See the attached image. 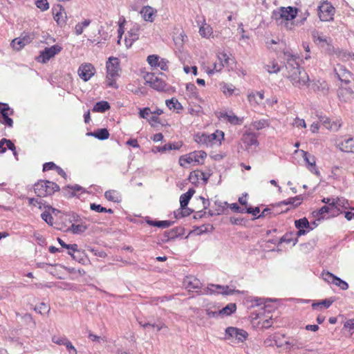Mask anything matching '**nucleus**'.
Returning <instances> with one entry per match:
<instances>
[{"instance_id":"obj_54","label":"nucleus","mask_w":354,"mask_h":354,"mask_svg":"<svg viewBox=\"0 0 354 354\" xmlns=\"http://www.w3.org/2000/svg\"><path fill=\"white\" fill-rule=\"evenodd\" d=\"M319 122L328 129H330V130H337L338 129V128H337L336 127H333V125H330L328 118L325 116H320Z\"/></svg>"},{"instance_id":"obj_50","label":"nucleus","mask_w":354,"mask_h":354,"mask_svg":"<svg viewBox=\"0 0 354 354\" xmlns=\"http://www.w3.org/2000/svg\"><path fill=\"white\" fill-rule=\"evenodd\" d=\"M212 33V28L210 26H202L199 29V34L203 37H207Z\"/></svg>"},{"instance_id":"obj_60","label":"nucleus","mask_w":354,"mask_h":354,"mask_svg":"<svg viewBox=\"0 0 354 354\" xmlns=\"http://www.w3.org/2000/svg\"><path fill=\"white\" fill-rule=\"evenodd\" d=\"M224 67L223 63H214V68L212 69L208 70L207 72L208 75H212L214 72H219Z\"/></svg>"},{"instance_id":"obj_6","label":"nucleus","mask_w":354,"mask_h":354,"mask_svg":"<svg viewBox=\"0 0 354 354\" xmlns=\"http://www.w3.org/2000/svg\"><path fill=\"white\" fill-rule=\"evenodd\" d=\"M335 8L328 2H323L318 7V15L321 21H330L333 19Z\"/></svg>"},{"instance_id":"obj_12","label":"nucleus","mask_w":354,"mask_h":354,"mask_svg":"<svg viewBox=\"0 0 354 354\" xmlns=\"http://www.w3.org/2000/svg\"><path fill=\"white\" fill-rule=\"evenodd\" d=\"M225 335L229 337L235 338L239 342H243L248 336V333L245 330L235 327L227 328Z\"/></svg>"},{"instance_id":"obj_1","label":"nucleus","mask_w":354,"mask_h":354,"mask_svg":"<svg viewBox=\"0 0 354 354\" xmlns=\"http://www.w3.org/2000/svg\"><path fill=\"white\" fill-rule=\"evenodd\" d=\"M297 13V9L292 7H281L278 10L272 12V18L279 26H283L287 29H291L292 23L289 21L294 19Z\"/></svg>"},{"instance_id":"obj_5","label":"nucleus","mask_w":354,"mask_h":354,"mask_svg":"<svg viewBox=\"0 0 354 354\" xmlns=\"http://www.w3.org/2000/svg\"><path fill=\"white\" fill-rule=\"evenodd\" d=\"M207 153L203 151H194L185 156H182L179 158V164L185 167L186 163L190 164L195 162L202 164L201 160L206 158Z\"/></svg>"},{"instance_id":"obj_13","label":"nucleus","mask_w":354,"mask_h":354,"mask_svg":"<svg viewBox=\"0 0 354 354\" xmlns=\"http://www.w3.org/2000/svg\"><path fill=\"white\" fill-rule=\"evenodd\" d=\"M146 82L151 88L157 91H164L165 89V82L153 74L147 75Z\"/></svg>"},{"instance_id":"obj_19","label":"nucleus","mask_w":354,"mask_h":354,"mask_svg":"<svg viewBox=\"0 0 354 354\" xmlns=\"http://www.w3.org/2000/svg\"><path fill=\"white\" fill-rule=\"evenodd\" d=\"M156 13V10L151 6H145L140 11L143 19L149 22H152L154 20V15Z\"/></svg>"},{"instance_id":"obj_56","label":"nucleus","mask_w":354,"mask_h":354,"mask_svg":"<svg viewBox=\"0 0 354 354\" xmlns=\"http://www.w3.org/2000/svg\"><path fill=\"white\" fill-rule=\"evenodd\" d=\"M57 241L60 244V245L66 248L67 250H73V251L77 250V244H66L62 239L60 238H57Z\"/></svg>"},{"instance_id":"obj_7","label":"nucleus","mask_w":354,"mask_h":354,"mask_svg":"<svg viewBox=\"0 0 354 354\" xmlns=\"http://www.w3.org/2000/svg\"><path fill=\"white\" fill-rule=\"evenodd\" d=\"M34 39V35L23 32L19 37L14 39L11 42L12 47L16 50H20L26 45L30 44Z\"/></svg>"},{"instance_id":"obj_53","label":"nucleus","mask_w":354,"mask_h":354,"mask_svg":"<svg viewBox=\"0 0 354 354\" xmlns=\"http://www.w3.org/2000/svg\"><path fill=\"white\" fill-rule=\"evenodd\" d=\"M294 236H295V234L293 232L286 233L281 238L280 242L281 243L284 242L286 243H290L292 242L294 243V240H295Z\"/></svg>"},{"instance_id":"obj_32","label":"nucleus","mask_w":354,"mask_h":354,"mask_svg":"<svg viewBox=\"0 0 354 354\" xmlns=\"http://www.w3.org/2000/svg\"><path fill=\"white\" fill-rule=\"evenodd\" d=\"M66 13L64 10V9H62V8L59 9V10L55 15L54 19L59 25L60 26H63L66 23Z\"/></svg>"},{"instance_id":"obj_30","label":"nucleus","mask_w":354,"mask_h":354,"mask_svg":"<svg viewBox=\"0 0 354 354\" xmlns=\"http://www.w3.org/2000/svg\"><path fill=\"white\" fill-rule=\"evenodd\" d=\"M104 196L108 201L114 203H120L122 201L120 194L115 190H108L105 192Z\"/></svg>"},{"instance_id":"obj_63","label":"nucleus","mask_w":354,"mask_h":354,"mask_svg":"<svg viewBox=\"0 0 354 354\" xmlns=\"http://www.w3.org/2000/svg\"><path fill=\"white\" fill-rule=\"evenodd\" d=\"M310 231V230H308V229H306V228L305 229H303V228L298 229V231L295 234V236H296V237L295 238V240H294V245H296V243L298 242V238L299 236L306 234Z\"/></svg>"},{"instance_id":"obj_17","label":"nucleus","mask_w":354,"mask_h":354,"mask_svg":"<svg viewBox=\"0 0 354 354\" xmlns=\"http://www.w3.org/2000/svg\"><path fill=\"white\" fill-rule=\"evenodd\" d=\"M335 71L340 81L346 84L350 83L352 74L344 66H339L338 68L335 69Z\"/></svg>"},{"instance_id":"obj_36","label":"nucleus","mask_w":354,"mask_h":354,"mask_svg":"<svg viewBox=\"0 0 354 354\" xmlns=\"http://www.w3.org/2000/svg\"><path fill=\"white\" fill-rule=\"evenodd\" d=\"M335 205H337L336 210L337 211V213H336V215L343 213L342 211H340L339 207H342L344 209H348L351 208L348 201L344 198H337L336 201H335Z\"/></svg>"},{"instance_id":"obj_4","label":"nucleus","mask_w":354,"mask_h":354,"mask_svg":"<svg viewBox=\"0 0 354 354\" xmlns=\"http://www.w3.org/2000/svg\"><path fill=\"white\" fill-rule=\"evenodd\" d=\"M34 190L37 196L46 197L59 191V187L49 180H39L34 185Z\"/></svg>"},{"instance_id":"obj_28","label":"nucleus","mask_w":354,"mask_h":354,"mask_svg":"<svg viewBox=\"0 0 354 354\" xmlns=\"http://www.w3.org/2000/svg\"><path fill=\"white\" fill-rule=\"evenodd\" d=\"M146 221L149 225L158 227L160 228H167L171 226L174 223V221H152L149 219H147Z\"/></svg>"},{"instance_id":"obj_62","label":"nucleus","mask_w":354,"mask_h":354,"mask_svg":"<svg viewBox=\"0 0 354 354\" xmlns=\"http://www.w3.org/2000/svg\"><path fill=\"white\" fill-rule=\"evenodd\" d=\"M41 217L48 225H53V221H53V218L52 215L49 212H44L41 214Z\"/></svg>"},{"instance_id":"obj_59","label":"nucleus","mask_w":354,"mask_h":354,"mask_svg":"<svg viewBox=\"0 0 354 354\" xmlns=\"http://www.w3.org/2000/svg\"><path fill=\"white\" fill-rule=\"evenodd\" d=\"M150 115H152V111L149 107L140 109L139 115L141 118L149 119Z\"/></svg>"},{"instance_id":"obj_21","label":"nucleus","mask_w":354,"mask_h":354,"mask_svg":"<svg viewBox=\"0 0 354 354\" xmlns=\"http://www.w3.org/2000/svg\"><path fill=\"white\" fill-rule=\"evenodd\" d=\"M302 200L303 198L301 195L297 196L295 197L290 198L287 200L278 203L277 207L290 205L293 207H296L301 203Z\"/></svg>"},{"instance_id":"obj_16","label":"nucleus","mask_w":354,"mask_h":354,"mask_svg":"<svg viewBox=\"0 0 354 354\" xmlns=\"http://www.w3.org/2000/svg\"><path fill=\"white\" fill-rule=\"evenodd\" d=\"M332 206H323L318 210L314 211L313 212V215L315 218H316L318 221L323 219L326 214H328L330 216H335L337 211L332 209Z\"/></svg>"},{"instance_id":"obj_9","label":"nucleus","mask_w":354,"mask_h":354,"mask_svg":"<svg viewBox=\"0 0 354 354\" xmlns=\"http://www.w3.org/2000/svg\"><path fill=\"white\" fill-rule=\"evenodd\" d=\"M94 66L89 63L82 64L78 68V75L84 82L88 81L95 74Z\"/></svg>"},{"instance_id":"obj_61","label":"nucleus","mask_w":354,"mask_h":354,"mask_svg":"<svg viewBox=\"0 0 354 354\" xmlns=\"http://www.w3.org/2000/svg\"><path fill=\"white\" fill-rule=\"evenodd\" d=\"M335 201L336 199L335 198H324L322 200V203H324L326 204V206H332V209H337V205H335Z\"/></svg>"},{"instance_id":"obj_20","label":"nucleus","mask_w":354,"mask_h":354,"mask_svg":"<svg viewBox=\"0 0 354 354\" xmlns=\"http://www.w3.org/2000/svg\"><path fill=\"white\" fill-rule=\"evenodd\" d=\"M341 151L347 153H354V139L349 138L342 141L339 145Z\"/></svg>"},{"instance_id":"obj_2","label":"nucleus","mask_w":354,"mask_h":354,"mask_svg":"<svg viewBox=\"0 0 354 354\" xmlns=\"http://www.w3.org/2000/svg\"><path fill=\"white\" fill-rule=\"evenodd\" d=\"M286 77L290 80L292 85L299 88L306 86L309 82V76L307 73L299 66H288Z\"/></svg>"},{"instance_id":"obj_23","label":"nucleus","mask_w":354,"mask_h":354,"mask_svg":"<svg viewBox=\"0 0 354 354\" xmlns=\"http://www.w3.org/2000/svg\"><path fill=\"white\" fill-rule=\"evenodd\" d=\"M87 135L89 136L95 137L100 140L108 139L109 137V131L105 128L98 129L93 132H88L87 133Z\"/></svg>"},{"instance_id":"obj_29","label":"nucleus","mask_w":354,"mask_h":354,"mask_svg":"<svg viewBox=\"0 0 354 354\" xmlns=\"http://www.w3.org/2000/svg\"><path fill=\"white\" fill-rule=\"evenodd\" d=\"M83 190H84L83 187H82L81 186H80L78 185H75L73 186L68 185V186L65 187L64 188H63V192H64V195L69 198L75 196V192H80V191H83Z\"/></svg>"},{"instance_id":"obj_49","label":"nucleus","mask_w":354,"mask_h":354,"mask_svg":"<svg viewBox=\"0 0 354 354\" xmlns=\"http://www.w3.org/2000/svg\"><path fill=\"white\" fill-rule=\"evenodd\" d=\"M252 127L257 130H261L266 127L269 126V123L267 120L262 119L257 121H254L252 123Z\"/></svg>"},{"instance_id":"obj_35","label":"nucleus","mask_w":354,"mask_h":354,"mask_svg":"<svg viewBox=\"0 0 354 354\" xmlns=\"http://www.w3.org/2000/svg\"><path fill=\"white\" fill-rule=\"evenodd\" d=\"M210 140V145L212 146L214 144H221V141L224 138V133L221 131H216L214 133L208 134Z\"/></svg>"},{"instance_id":"obj_34","label":"nucleus","mask_w":354,"mask_h":354,"mask_svg":"<svg viewBox=\"0 0 354 354\" xmlns=\"http://www.w3.org/2000/svg\"><path fill=\"white\" fill-rule=\"evenodd\" d=\"M110 108H111V106L108 102L100 101V102H97L94 105L92 111L93 112L104 113L106 111L109 110Z\"/></svg>"},{"instance_id":"obj_26","label":"nucleus","mask_w":354,"mask_h":354,"mask_svg":"<svg viewBox=\"0 0 354 354\" xmlns=\"http://www.w3.org/2000/svg\"><path fill=\"white\" fill-rule=\"evenodd\" d=\"M195 193V190L192 188L189 189V190L185 193L183 194L180 197V207H185L187 206L189 200Z\"/></svg>"},{"instance_id":"obj_3","label":"nucleus","mask_w":354,"mask_h":354,"mask_svg":"<svg viewBox=\"0 0 354 354\" xmlns=\"http://www.w3.org/2000/svg\"><path fill=\"white\" fill-rule=\"evenodd\" d=\"M107 86L117 88L115 80L120 76V60L117 57H111L106 64Z\"/></svg>"},{"instance_id":"obj_15","label":"nucleus","mask_w":354,"mask_h":354,"mask_svg":"<svg viewBox=\"0 0 354 354\" xmlns=\"http://www.w3.org/2000/svg\"><path fill=\"white\" fill-rule=\"evenodd\" d=\"M183 283L186 289L189 291L195 290L196 292H198V290H201L203 287V284L201 281L192 276L187 277L184 279Z\"/></svg>"},{"instance_id":"obj_18","label":"nucleus","mask_w":354,"mask_h":354,"mask_svg":"<svg viewBox=\"0 0 354 354\" xmlns=\"http://www.w3.org/2000/svg\"><path fill=\"white\" fill-rule=\"evenodd\" d=\"M57 228L65 232H71L73 234H82L87 230L88 227L86 225L82 223L80 224L73 223L70 227L67 228H65L64 227H60Z\"/></svg>"},{"instance_id":"obj_43","label":"nucleus","mask_w":354,"mask_h":354,"mask_svg":"<svg viewBox=\"0 0 354 354\" xmlns=\"http://www.w3.org/2000/svg\"><path fill=\"white\" fill-rule=\"evenodd\" d=\"M182 229L176 227L175 229H172L169 231L165 232L164 236L166 238V241H169L170 239H174L176 237L178 236L180 234V232Z\"/></svg>"},{"instance_id":"obj_8","label":"nucleus","mask_w":354,"mask_h":354,"mask_svg":"<svg viewBox=\"0 0 354 354\" xmlns=\"http://www.w3.org/2000/svg\"><path fill=\"white\" fill-rule=\"evenodd\" d=\"M312 36L314 41L317 42L322 48H326L330 53L333 50V47L331 45L332 40L324 36L323 33L314 31Z\"/></svg>"},{"instance_id":"obj_45","label":"nucleus","mask_w":354,"mask_h":354,"mask_svg":"<svg viewBox=\"0 0 354 354\" xmlns=\"http://www.w3.org/2000/svg\"><path fill=\"white\" fill-rule=\"evenodd\" d=\"M186 90L190 93V97L197 99L198 97V93L197 88L193 83H188L186 85Z\"/></svg>"},{"instance_id":"obj_52","label":"nucleus","mask_w":354,"mask_h":354,"mask_svg":"<svg viewBox=\"0 0 354 354\" xmlns=\"http://www.w3.org/2000/svg\"><path fill=\"white\" fill-rule=\"evenodd\" d=\"M331 283H333L335 286L339 287L340 289L343 290H346L348 288V284L346 281H343L342 279L337 277V278L335 279V281H331Z\"/></svg>"},{"instance_id":"obj_41","label":"nucleus","mask_w":354,"mask_h":354,"mask_svg":"<svg viewBox=\"0 0 354 354\" xmlns=\"http://www.w3.org/2000/svg\"><path fill=\"white\" fill-rule=\"evenodd\" d=\"M166 104L169 109L182 110L183 106L176 98L166 100Z\"/></svg>"},{"instance_id":"obj_38","label":"nucleus","mask_w":354,"mask_h":354,"mask_svg":"<svg viewBox=\"0 0 354 354\" xmlns=\"http://www.w3.org/2000/svg\"><path fill=\"white\" fill-rule=\"evenodd\" d=\"M295 225L297 229H308L312 230L313 227H310L308 219L306 217L295 221Z\"/></svg>"},{"instance_id":"obj_48","label":"nucleus","mask_w":354,"mask_h":354,"mask_svg":"<svg viewBox=\"0 0 354 354\" xmlns=\"http://www.w3.org/2000/svg\"><path fill=\"white\" fill-rule=\"evenodd\" d=\"M192 212H194V209H192L187 207V206H186L185 207H180V212H178V214H176V212L174 214H175V217L176 218H180L188 216Z\"/></svg>"},{"instance_id":"obj_57","label":"nucleus","mask_w":354,"mask_h":354,"mask_svg":"<svg viewBox=\"0 0 354 354\" xmlns=\"http://www.w3.org/2000/svg\"><path fill=\"white\" fill-rule=\"evenodd\" d=\"M35 4L37 7L42 11H46L49 8V4L47 0H37Z\"/></svg>"},{"instance_id":"obj_33","label":"nucleus","mask_w":354,"mask_h":354,"mask_svg":"<svg viewBox=\"0 0 354 354\" xmlns=\"http://www.w3.org/2000/svg\"><path fill=\"white\" fill-rule=\"evenodd\" d=\"M339 96L344 101L350 100L354 98V92L350 88H341L339 90Z\"/></svg>"},{"instance_id":"obj_25","label":"nucleus","mask_w":354,"mask_h":354,"mask_svg":"<svg viewBox=\"0 0 354 354\" xmlns=\"http://www.w3.org/2000/svg\"><path fill=\"white\" fill-rule=\"evenodd\" d=\"M194 140L201 145L211 147L209 135L205 133L196 134Z\"/></svg>"},{"instance_id":"obj_27","label":"nucleus","mask_w":354,"mask_h":354,"mask_svg":"<svg viewBox=\"0 0 354 354\" xmlns=\"http://www.w3.org/2000/svg\"><path fill=\"white\" fill-rule=\"evenodd\" d=\"M248 98L251 104H259L264 98V93L263 91L252 93L248 95Z\"/></svg>"},{"instance_id":"obj_46","label":"nucleus","mask_w":354,"mask_h":354,"mask_svg":"<svg viewBox=\"0 0 354 354\" xmlns=\"http://www.w3.org/2000/svg\"><path fill=\"white\" fill-rule=\"evenodd\" d=\"M90 208L91 210H93L97 212H107L109 214H112L113 212V211L111 209H106V207H104L96 203H91L90 205Z\"/></svg>"},{"instance_id":"obj_55","label":"nucleus","mask_w":354,"mask_h":354,"mask_svg":"<svg viewBox=\"0 0 354 354\" xmlns=\"http://www.w3.org/2000/svg\"><path fill=\"white\" fill-rule=\"evenodd\" d=\"M160 57L156 55H151L147 57V62L152 67H157Z\"/></svg>"},{"instance_id":"obj_31","label":"nucleus","mask_w":354,"mask_h":354,"mask_svg":"<svg viewBox=\"0 0 354 354\" xmlns=\"http://www.w3.org/2000/svg\"><path fill=\"white\" fill-rule=\"evenodd\" d=\"M236 310V306L234 303L228 304L225 307L223 308L221 310H218V313L220 314V316H229L231 315L233 313H234Z\"/></svg>"},{"instance_id":"obj_37","label":"nucleus","mask_w":354,"mask_h":354,"mask_svg":"<svg viewBox=\"0 0 354 354\" xmlns=\"http://www.w3.org/2000/svg\"><path fill=\"white\" fill-rule=\"evenodd\" d=\"M284 59L286 60V68L288 69V66H296L299 64L297 62V57L290 52L284 53Z\"/></svg>"},{"instance_id":"obj_39","label":"nucleus","mask_w":354,"mask_h":354,"mask_svg":"<svg viewBox=\"0 0 354 354\" xmlns=\"http://www.w3.org/2000/svg\"><path fill=\"white\" fill-rule=\"evenodd\" d=\"M264 68L269 73H277L281 70L278 63L275 61L269 62Z\"/></svg>"},{"instance_id":"obj_40","label":"nucleus","mask_w":354,"mask_h":354,"mask_svg":"<svg viewBox=\"0 0 354 354\" xmlns=\"http://www.w3.org/2000/svg\"><path fill=\"white\" fill-rule=\"evenodd\" d=\"M223 286L209 284V286L204 290V294L221 293Z\"/></svg>"},{"instance_id":"obj_11","label":"nucleus","mask_w":354,"mask_h":354,"mask_svg":"<svg viewBox=\"0 0 354 354\" xmlns=\"http://www.w3.org/2000/svg\"><path fill=\"white\" fill-rule=\"evenodd\" d=\"M219 119L223 118L232 125H241L243 122V118H239L232 111H221L218 115Z\"/></svg>"},{"instance_id":"obj_64","label":"nucleus","mask_w":354,"mask_h":354,"mask_svg":"<svg viewBox=\"0 0 354 354\" xmlns=\"http://www.w3.org/2000/svg\"><path fill=\"white\" fill-rule=\"evenodd\" d=\"M168 63L169 62L166 59L161 58L158 61V64L157 67H159L162 71L168 70Z\"/></svg>"},{"instance_id":"obj_24","label":"nucleus","mask_w":354,"mask_h":354,"mask_svg":"<svg viewBox=\"0 0 354 354\" xmlns=\"http://www.w3.org/2000/svg\"><path fill=\"white\" fill-rule=\"evenodd\" d=\"M275 207V206L274 205H270L269 207L265 208L262 212L259 214L257 217V218H263V217H266V216H268V214H272L274 216L279 214H281V213H283V212H286L289 210V208H286V210H281V212L277 210V211H274V208Z\"/></svg>"},{"instance_id":"obj_58","label":"nucleus","mask_w":354,"mask_h":354,"mask_svg":"<svg viewBox=\"0 0 354 354\" xmlns=\"http://www.w3.org/2000/svg\"><path fill=\"white\" fill-rule=\"evenodd\" d=\"M9 113H3L2 115L3 120H1V123L9 127H12L13 126V120L8 116Z\"/></svg>"},{"instance_id":"obj_51","label":"nucleus","mask_w":354,"mask_h":354,"mask_svg":"<svg viewBox=\"0 0 354 354\" xmlns=\"http://www.w3.org/2000/svg\"><path fill=\"white\" fill-rule=\"evenodd\" d=\"M303 158L308 167L313 166L315 164V158L310 156L307 151H302Z\"/></svg>"},{"instance_id":"obj_42","label":"nucleus","mask_w":354,"mask_h":354,"mask_svg":"<svg viewBox=\"0 0 354 354\" xmlns=\"http://www.w3.org/2000/svg\"><path fill=\"white\" fill-rule=\"evenodd\" d=\"M91 21L90 19H85L82 23H78L75 27V32L77 35H80L84 31V28L88 27Z\"/></svg>"},{"instance_id":"obj_10","label":"nucleus","mask_w":354,"mask_h":354,"mask_svg":"<svg viewBox=\"0 0 354 354\" xmlns=\"http://www.w3.org/2000/svg\"><path fill=\"white\" fill-rule=\"evenodd\" d=\"M306 86L314 92L323 95H326L328 91V84L325 81H309Z\"/></svg>"},{"instance_id":"obj_14","label":"nucleus","mask_w":354,"mask_h":354,"mask_svg":"<svg viewBox=\"0 0 354 354\" xmlns=\"http://www.w3.org/2000/svg\"><path fill=\"white\" fill-rule=\"evenodd\" d=\"M62 49V48L57 44L53 45L49 48H46L43 51L41 52L40 54V57L42 59V62L45 63L48 61L50 58L59 53Z\"/></svg>"},{"instance_id":"obj_22","label":"nucleus","mask_w":354,"mask_h":354,"mask_svg":"<svg viewBox=\"0 0 354 354\" xmlns=\"http://www.w3.org/2000/svg\"><path fill=\"white\" fill-rule=\"evenodd\" d=\"M243 141L248 147L258 145L257 135L254 133H245L243 136Z\"/></svg>"},{"instance_id":"obj_44","label":"nucleus","mask_w":354,"mask_h":354,"mask_svg":"<svg viewBox=\"0 0 354 354\" xmlns=\"http://www.w3.org/2000/svg\"><path fill=\"white\" fill-rule=\"evenodd\" d=\"M334 300L333 299H324L321 301L315 302L312 304V307L313 309H317L318 308L325 307L326 308H329L332 304L333 303Z\"/></svg>"},{"instance_id":"obj_47","label":"nucleus","mask_w":354,"mask_h":354,"mask_svg":"<svg viewBox=\"0 0 354 354\" xmlns=\"http://www.w3.org/2000/svg\"><path fill=\"white\" fill-rule=\"evenodd\" d=\"M35 310L41 315L47 314L50 312V307L48 304L41 302L35 306Z\"/></svg>"}]
</instances>
